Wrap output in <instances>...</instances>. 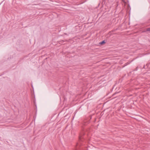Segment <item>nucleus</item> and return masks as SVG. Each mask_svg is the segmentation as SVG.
<instances>
[{
    "label": "nucleus",
    "mask_w": 150,
    "mask_h": 150,
    "mask_svg": "<svg viewBox=\"0 0 150 150\" xmlns=\"http://www.w3.org/2000/svg\"><path fill=\"white\" fill-rule=\"evenodd\" d=\"M145 67V65H144V67H143V68H144V69H145V68H146Z\"/></svg>",
    "instance_id": "39448f33"
},
{
    "label": "nucleus",
    "mask_w": 150,
    "mask_h": 150,
    "mask_svg": "<svg viewBox=\"0 0 150 150\" xmlns=\"http://www.w3.org/2000/svg\"><path fill=\"white\" fill-rule=\"evenodd\" d=\"M147 31L150 32V28H147Z\"/></svg>",
    "instance_id": "f03ea898"
},
{
    "label": "nucleus",
    "mask_w": 150,
    "mask_h": 150,
    "mask_svg": "<svg viewBox=\"0 0 150 150\" xmlns=\"http://www.w3.org/2000/svg\"><path fill=\"white\" fill-rule=\"evenodd\" d=\"M105 43V40H104L102 41V42H100L99 43V44H100V45H103V44Z\"/></svg>",
    "instance_id": "f257e3e1"
},
{
    "label": "nucleus",
    "mask_w": 150,
    "mask_h": 150,
    "mask_svg": "<svg viewBox=\"0 0 150 150\" xmlns=\"http://www.w3.org/2000/svg\"><path fill=\"white\" fill-rule=\"evenodd\" d=\"M149 64H146V66H147V67H148V66H149Z\"/></svg>",
    "instance_id": "20e7f679"
},
{
    "label": "nucleus",
    "mask_w": 150,
    "mask_h": 150,
    "mask_svg": "<svg viewBox=\"0 0 150 150\" xmlns=\"http://www.w3.org/2000/svg\"><path fill=\"white\" fill-rule=\"evenodd\" d=\"M138 67H137L134 70V71H137L138 70Z\"/></svg>",
    "instance_id": "7ed1b4c3"
}]
</instances>
